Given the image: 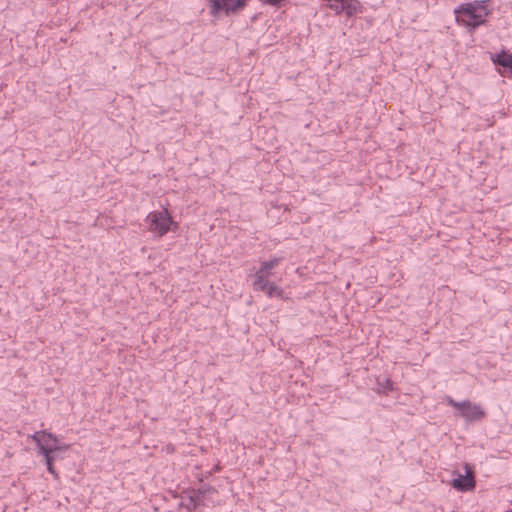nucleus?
<instances>
[{
	"label": "nucleus",
	"mask_w": 512,
	"mask_h": 512,
	"mask_svg": "<svg viewBox=\"0 0 512 512\" xmlns=\"http://www.w3.org/2000/svg\"><path fill=\"white\" fill-rule=\"evenodd\" d=\"M487 0H474L462 3L454 8L456 23L474 31L486 22L489 14Z\"/></svg>",
	"instance_id": "f257e3e1"
},
{
	"label": "nucleus",
	"mask_w": 512,
	"mask_h": 512,
	"mask_svg": "<svg viewBox=\"0 0 512 512\" xmlns=\"http://www.w3.org/2000/svg\"><path fill=\"white\" fill-rule=\"evenodd\" d=\"M145 222L148 230L158 237H162L168 233L171 225L173 224L172 218L167 209L150 212L147 215Z\"/></svg>",
	"instance_id": "f03ea898"
},
{
	"label": "nucleus",
	"mask_w": 512,
	"mask_h": 512,
	"mask_svg": "<svg viewBox=\"0 0 512 512\" xmlns=\"http://www.w3.org/2000/svg\"><path fill=\"white\" fill-rule=\"evenodd\" d=\"M446 402L460 411L461 417L467 422L481 420L485 417V411L481 405L472 403L469 400L455 401L452 397L447 396Z\"/></svg>",
	"instance_id": "7ed1b4c3"
},
{
	"label": "nucleus",
	"mask_w": 512,
	"mask_h": 512,
	"mask_svg": "<svg viewBox=\"0 0 512 512\" xmlns=\"http://www.w3.org/2000/svg\"><path fill=\"white\" fill-rule=\"evenodd\" d=\"M281 261L279 257H273L268 261L262 262L260 268L255 273V280L253 282V287L255 290L264 289L267 287V283H269V277L271 275V270L275 268Z\"/></svg>",
	"instance_id": "20e7f679"
},
{
	"label": "nucleus",
	"mask_w": 512,
	"mask_h": 512,
	"mask_svg": "<svg viewBox=\"0 0 512 512\" xmlns=\"http://www.w3.org/2000/svg\"><path fill=\"white\" fill-rule=\"evenodd\" d=\"M210 14L217 16L220 12L226 15L236 12L246 5V0H209Z\"/></svg>",
	"instance_id": "39448f33"
},
{
	"label": "nucleus",
	"mask_w": 512,
	"mask_h": 512,
	"mask_svg": "<svg viewBox=\"0 0 512 512\" xmlns=\"http://www.w3.org/2000/svg\"><path fill=\"white\" fill-rule=\"evenodd\" d=\"M327 6L336 14L344 13L350 17L360 12V2L358 0H326Z\"/></svg>",
	"instance_id": "423d86ee"
},
{
	"label": "nucleus",
	"mask_w": 512,
	"mask_h": 512,
	"mask_svg": "<svg viewBox=\"0 0 512 512\" xmlns=\"http://www.w3.org/2000/svg\"><path fill=\"white\" fill-rule=\"evenodd\" d=\"M31 439L37 444L38 454H46L52 452V446L56 436L45 430L36 431L32 434Z\"/></svg>",
	"instance_id": "0eeeda50"
},
{
	"label": "nucleus",
	"mask_w": 512,
	"mask_h": 512,
	"mask_svg": "<svg viewBox=\"0 0 512 512\" xmlns=\"http://www.w3.org/2000/svg\"><path fill=\"white\" fill-rule=\"evenodd\" d=\"M452 487L458 491H469L474 489L475 480L473 472L466 470V475H459L457 478L452 480Z\"/></svg>",
	"instance_id": "6e6552de"
},
{
	"label": "nucleus",
	"mask_w": 512,
	"mask_h": 512,
	"mask_svg": "<svg viewBox=\"0 0 512 512\" xmlns=\"http://www.w3.org/2000/svg\"><path fill=\"white\" fill-rule=\"evenodd\" d=\"M491 59L495 64L508 68L512 75V53L502 51L501 53L492 56Z\"/></svg>",
	"instance_id": "1a4fd4ad"
},
{
	"label": "nucleus",
	"mask_w": 512,
	"mask_h": 512,
	"mask_svg": "<svg viewBox=\"0 0 512 512\" xmlns=\"http://www.w3.org/2000/svg\"><path fill=\"white\" fill-rule=\"evenodd\" d=\"M259 291L265 292L268 295V297H270V298H273V297L282 298L283 294H284V291L281 287H279L278 285H276L274 283H270V282L267 283L266 288L259 289Z\"/></svg>",
	"instance_id": "9d476101"
},
{
	"label": "nucleus",
	"mask_w": 512,
	"mask_h": 512,
	"mask_svg": "<svg viewBox=\"0 0 512 512\" xmlns=\"http://www.w3.org/2000/svg\"><path fill=\"white\" fill-rule=\"evenodd\" d=\"M45 458V464L48 472L53 475L54 479L59 480V474L54 468V461L56 460V455L54 452L42 454Z\"/></svg>",
	"instance_id": "9b49d317"
},
{
	"label": "nucleus",
	"mask_w": 512,
	"mask_h": 512,
	"mask_svg": "<svg viewBox=\"0 0 512 512\" xmlns=\"http://www.w3.org/2000/svg\"><path fill=\"white\" fill-rule=\"evenodd\" d=\"M378 391L384 394H387L389 391L393 389V383L389 378H385L383 382H378Z\"/></svg>",
	"instance_id": "f8f14e48"
},
{
	"label": "nucleus",
	"mask_w": 512,
	"mask_h": 512,
	"mask_svg": "<svg viewBox=\"0 0 512 512\" xmlns=\"http://www.w3.org/2000/svg\"><path fill=\"white\" fill-rule=\"evenodd\" d=\"M70 448V445L68 444H63V443H60L57 439V437L55 438V441L53 443V446H52V452H57V451H66Z\"/></svg>",
	"instance_id": "ddd939ff"
},
{
	"label": "nucleus",
	"mask_w": 512,
	"mask_h": 512,
	"mask_svg": "<svg viewBox=\"0 0 512 512\" xmlns=\"http://www.w3.org/2000/svg\"><path fill=\"white\" fill-rule=\"evenodd\" d=\"M263 4H267L274 7H279L284 0H259Z\"/></svg>",
	"instance_id": "4468645a"
},
{
	"label": "nucleus",
	"mask_w": 512,
	"mask_h": 512,
	"mask_svg": "<svg viewBox=\"0 0 512 512\" xmlns=\"http://www.w3.org/2000/svg\"><path fill=\"white\" fill-rule=\"evenodd\" d=\"M198 500H199V497L196 496V497H191V501L194 502V506H196L198 504Z\"/></svg>",
	"instance_id": "2eb2a0df"
}]
</instances>
